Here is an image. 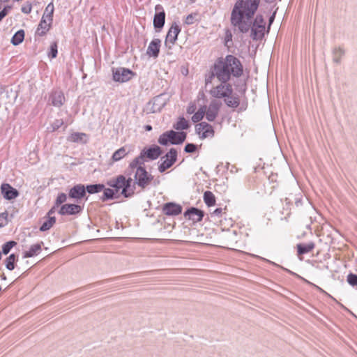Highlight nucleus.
I'll use <instances>...</instances> for the list:
<instances>
[{"mask_svg": "<svg viewBox=\"0 0 357 357\" xmlns=\"http://www.w3.org/2000/svg\"><path fill=\"white\" fill-rule=\"evenodd\" d=\"M259 0H239L232 10L231 22L242 33H247L251 26L265 24L261 15H257L254 22L253 16L258 8Z\"/></svg>", "mask_w": 357, "mask_h": 357, "instance_id": "obj_1", "label": "nucleus"}, {"mask_svg": "<svg viewBox=\"0 0 357 357\" xmlns=\"http://www.w3.org/2000/svg\"><path fill=\"white\" fill-rule=\"evenodd\" d=\"M132 178L126 179L123 175L118 176L109 181L108 185L115 189L116 193L121 192L125 197H129L134 193V189L131 188Z\"/></svg>", "mask_w": 357, "mask_h": 357, "instance_id": "obj_2", "label": "nucleus"}, {"mask_svg": "<svg viewBox=\"0 0 357 357\" xmlns=\"http://www.w3.org/2000/svg\"><path fill=\"white\" fill-rule=\"evenodd\" d=\"M53 13L54 6L52 3H50L46 7L40 22L37 29L36 33L38 36H44L49 31L53 20Z\"/></svg>", "mask_w": 357, "mask_h": 357, "instance_id": "obj_3", "label": "nucleus"}, {"mask_svg": "<svg viewBox=\"0 0 357 357\" xmlns=\"http://www.w3.org/2000/svg\"><path fill=\"white\" fill-rule=\"evenodd\" d=\"M186 138V133L184 132H175L169 130L164 132L159 137L158 142L162 145H167L169 142L172 144L183 143Z\"/></svg>", "mask_w": 357, "mask_h": 357, "instance_id": "obj_4", "label": "nucleus"}, {"mask_svg": "<svg viewBox=\"0 0 357 357\" xmlns=\"http://www.w3.org/2000/svg\"><path fill=\"white\" fill-rule=\"evenodd\" d=\"M223 64H227L229 73L234 77H239L243 73V67L240 61L233 55H227L221 60Z\"/></svg>", "mask_w": 357, "mask_h": 357, "instance_id": "obj_5", "label": "nucleus"}, {"mask_svg": "<svg viewBox=\"0 0 357 357\" xmlns=\"http://www.w3.org/2000/svg\"><path fill=\"white\" fill-rule=\"evenodd\" d=\"M153 176L142 166L137 167L135 173V183L141 188H145L153 180Z\"/></svg>", "mask_w": 357, "mask_h": 357, "instance_id": "obj_6", "label": "nucleus"}, {"mask_svg": "<svg viewBox=\"0 0 357 357\" xmlns=\"http://www.w3.org/2000/svg\"><path fill=\"white\" fill-rule=\"evenodd\" d=\"M231 85L225 82L213 87L210 90V94L215 98H225L232 94Z\"/></svg>", "mask_w": 357, "mask_h": 357, "instance_id": "obj_7", "label": "nucleus"}, {"mask_svg": "<svg viewBox=\"0 0 357 357\" xmlns=\"http://www.w3.org/2000/svg\"><path fill=\"white\" fill-rule=\"evenodd\" d=\"M227 67V64H223L221 60L218 61L214 66V75L223 83L227 82L231 75Z\"/></svg>", "mask_w": 357, "mask_h": 357, "instance_id": "obj_8", "label": "nucleus"}, {"mask_svg": "<svg viewBox=\"0 0 357 357\" xmlns=\"http://www.w3.org/2000/svg\"><path fill=\"white\" fill-rule=\"evenodd\" d=\"M177 158V151L174 149H171L170 151L162 157L160 159L161 163L158 167L160 172H164L166 169H169L176 162Z\"/></svg>", "mask_w": 357, "mask_h": 357, "instance_id": "obj_9", "label": "nucleus"}, {"mask_svg": "<svg viewBox=\"0 0 357 357\" xmlns=\"http://www.w3.org/2000/svg\"><path fill=\"white\" fill-rule=\"evenodd\" d=\"M197 134L202 139L206 138H212L214 136V130L210 124L206 122H201L195 126Z\"/></svg>", "mask_w": 357, "mask_h": 357, "instance_id": "obj_10", "label": "nucleus"}, {"mask_svg": "<svg viewBox=\"0 0 357 357\" xmlns=\"http://www.w3.org/2000/svg\"><path fill=\"white\" fill-rule=\"evenodd\" d=\"M134 73L132 71L127 68H119L113 70V79L115 82H128L132 77Z\"/></svg>", "mask_w": 357, "mask_h": 357, "instance_id": "obj_11", "label": "nucleus"}, {"mask_svg": "<svg viewBox=\"0 0 357 357\" xmlns=\"http://www.w3.org/2000/svg\"><path fill=\"white\" fill-rule=\"evenodd\" d=\"M180 31L181 29L179 26L176 23H173L167 32L165 42V45L168 46L169 48H171L176 41Z\"/></svg>", "mask_w": 357, "mask_h": 357, "instance_id": "obj_12", "label": "nucleus"}, {"mask_svg": "<svg viewBox=\"0 0 357 357\" xmlns=\"http://www.w3.org/2000/svg\"><path fill=\"white\" fill-rule=\"evenodd\" d=\"M221 103L216 100H212L208 107H206V118L208 121H213L215 120L218 114V112L220 107Z\"/></svg>", "mask_w": 357, "mask_h": 357, "instance_id": "obj_13", "label": "nucleus"}, {"mask_svg": "<svg viewBox=\"0 0 357 357\" xmlns=\"http://www.w3.org/2000/svg\"><path fill=\"white\" fill-rule=\"evenodd\" d=\"M3 197L8 200L15 199L18 195V191L8 183H3L1 186Z\"/></svg>", "mask_w": 357, "mask_h": 357, "instance_id": "obj_14", "label": "nucleus"}, {"mask_svg": "<svg viewBox=\"0 0 357 357\" xmlns=\"http://www.w3.org/2000/svg\"><path fill=\"white\" fill-rule=\"evenodd\" d=\"M156 13L153 18V25L155 28L161 29L163 27L165 20V13L160 5L155 6Z\"/></svg>", "mask_w": 357, "mask_h": 357, "instance_id": "obj_15", "label": "nucleus"}, {"mask_svg": "<svg viewBox=\"0 0 357 357\" xmlns=\"http://www.w3.org/2000/svg\"><path fill=\"white\" fill-rule=\"evenodd\" d=\"M184 216L194 222H197L202 220L204 212L197 208L192 207L185 212Z\"/></svg>", "mask_w": 357, "mask_h": 357, "instance_id": "obj_16", "label": "nucleus"}, {"mask_svg": "<svg viewBox=\"0 0 357 357\" xmlns=\"http://www.w3.org/2000/svg\"><path fill=\"white\" fill-rule=\"evenodd\" d=\"M82 207L77 204H63L59 213L62 215H75L81 212Z\"/></svg>", "mask_w": 357, "mask_h": 357, "instance_id": "obj_17", "label": "nucleus"}, {"mask_svg": "<svg viewBox=\"0 0 357 357\" xmlns=\"http://www.w3.org/2000/svg\"><path fill=\"white\" fill-rule=\"evenodd\" d=\"M161 41L158 38L153 39L149 45L146 54L149 56L156 58L158 56Z\"/></svg>", "mask_w": 357, "mask_h": 357, "instance_id": "obj_18", "label": "nucleus"}, {"mask_svg": "<svg viewBox=\"0 0 357 357\" xmlns=\"http://www.w3.org/2000/svg\"><path fill=\"white\" fill-rule=\"evenodd\" d=\"M162 210L167 215H177L181 213L182 208L174 203H167L164 205Z\"/></svg>", "mask_w": 357, "mask_h": 357, "instance_id": "obj_19", "label": "nucleus"}, {"mask_svg": "<svg viewBox=\"0 0 357 357\" xmlns=\"http://www.w3.org/2000/svg\"><path fill=\"white\" fill-rule=\"evenodd\" d=\"M86 195V189L83 185H75L69 191V197L73 199H79Z\"/></svg>", "mask_w": 357, "mask_h": 357, "instance_id": "obj_20", "label": "nucleus"}, {"mask_svg": "<svg viewBox=\"0 0 357 357\" xmlns=\"http://www.w3.org/2000/svg\"><path fill=\"white\" fill-rule=\"evenodd\" d=\"M140 154L143 159L146 157L151 160H155L160 155L161 151L159 146H154L147 149L146 151L143 150Z\"/></svg>", "mask_w": 357, "mask_h": 357, "instance_id": "obj_21", "label": "nucleus"}, {"mask_svg": "<svg viewBox=\"0 0 357 357\" xmlns=\"http://www.w3.org/2000/svg\"><path fill=\"white\" fill-rule=\"evenodd\" d=\"M43 245V242H40L31 245L28 250L23 252V257L29 258L38 255L42 250Z\"/></svg>", "mask_w": 357, "mask_h": 357, "instance_id": "obj_22", "label": "nucleus"}, {"mask_svg": "<svg viewBox=\"0 0 357 357\" xmlns=\"http://www.w3.org/2000/svg\"><path fill=\"white\" fill-rule=\"evenodd\" d=\"M345 54V50L342 47H335L332 50L333 62L336 65L340 64L342 58Z\"/></svg>", "mask_w": 357, "mask_h": 357, "instance_id": "obj_23", "label": "nucleus"}, {"mask_svg": "<svg viewBox=\"0 0 357 357\" xmlns=\"http://www.w3.org/2000/svg\"><path fill=\"white\" fill-rule=\"evenodd\" d=\"M50 100L54 106L61 107L65 101V97L63 92L60 91H55L52 92L50 96Z\"/></svg>", "mask_w": 357, "mask_h": 357, "instance_id": "obj_24", "label": "nucleus"}, {"mask_svg": "<svg viewBox=\"0 0 357 357\" xmlns=\"http://www.w3.org/2000/svg\"><path fill=\"white\" fill-rule=\"evenodd\" d=\"M252 36L253 39L257 40L261 38L264 35L265 24L258 26H251Z\"/></svg>", "mask_w": 357, "mask_h": 357, "instance_id": "obj_25", "label": "nucleus"}, {"mask_svg": "<svg viewBox=\"0 0 357 357\" xmlns=\"http://www.w3.org/2000/svg\"><path fill=\"white\" fill-rule=\"evenodd\" d=\"M314 248V243L312 242L306 244H298L297 245L298 254L304 255L312 251Z\"/></svg>", "mask_w": 357, "mask_h": 357, "instance_id": "obj_26", "label": "nucleus"}, {"mask_svg": "<svg viewBox=\"0 0 357 357\" xmlns=\"http://www.w3.org/2000/svg\"><path fill=\"white\" fill-rule=\"evenodd\" d=\"M128 153L129 150L126 146H123L113 153L112 160L114 161H119L123 158Z\"/></svg>", "mask_w": 357, "mask_h": 357, "instance_id": "obj_27", "label": "nucleus"}, {"mask_svg": "<svg viewBox=\"0 0 357 357\" xmlns=\"http://www.w3.org/2000/svg\"><path fill=\"white\" fill-rule=\"evenodd\" d=\"M24 38V30H19L17 31L11 39V43L13 45H17L20 44Z\"/></svg>", "mask_w": 357, "mask_h": 357, "instance_id": "obj_28", "label": "nucleus"}, {"mask_svg": "<svg viewBox=\"0 0 357 357\" xmlns=\"http://www.w3.org/2000/svg\"><path fill=\"white\" fill-rule=\"evenodd\" d=\"M204 201L208 206H212L215 204V198L211 191H206L204 194Z\"/></svg>", "mask_w": 357, "mask_h": 357, "instance_id": "obj_29", "label": "nucleus"}, {"mask_svg": "<svg viewBox=\"0 0 357 357\" xmlns=\"http://www.w3.org/2000/svg\"><path fill=\"white\" fill-rule=\"evenodd\" d=\"M206 112V106L201 107L197 112L194 113L192 116V121L194 123L199 122L204 116Z\"/></svg>", "mask_w": 357, "mask_h": 357, "instance_id": "obj_30", "label": "nucleus"}, {"mask_svg": "<svg viewBox=\"0 0 357 357\" xmlns=\"http://www.w3.org/2000/svg\"><path fill=\"white\" fill-rule=\"evenodd\" d=\"M188 127H189L188 122L183 117L179 118L178 121L174 125V128H175L177 130H185V129H188Z\"/></svg>", "mask_w": 357, "mask_h": 357, "instance_id": "obj_31", "label": "nucleus"}, {"mask_svg": "<svg viewBox=\"0 0 357 357\" xmlns=\"http://www.w3.org/2000/svg\"><path fill=\"white\" fill-rule=\"evenodd\" d=\"M56 218L54 216H50L41 225L40 230L45 231L49 230L55 223Z\"/></svg>", "mask_w": 357, "mask_h": 357, "instance_id": "obj_32", "label": "nucleus"}, {"mask_svg": "<svg viewBox=\"0 0 357 357\" xmlns=\"http://www.w3.org/2000/svg\"><path fill=\"white\" fill-rule=\"evenodd\" d=\"M17 261V257L14 254L9 255L5 260V265L8 270L13 271L15 268V263Z\"/></svg>", "mask_w": 357, "mask_h": 357, "instance_id": "obj_33", "label": "nucleus"}, {"mask_svg": "<svg viewBox=\"0 0 357 357\" xmlns=\"http://www.w3.org/2000/svg\"><path fill=\"white\" fill-rule=\"evenodd\" d=\"M86 137V134L82 132H73L68 137V140L72 142H82Z\"/></svg>", "mask_w": 357, "mask_h": 357, "instance_id": "obj_34", "label": "nucleus"}, {"mask_svg": "<svg viewBox=\"0 0 357 357\" xmlns=\"http://www.w3.org/2000/svg\"><path fill=\"white\" fill-rule=\"evenodd\" d=\"M226 104L231 107L236 108L239 105V100L237 97L232 96L230 95L225 98Z\"/></svg>", "mask_w": 357, "mask_h": 357, "instance_id": "obj_35", "label": "nucleus"}, {"mask_svg": "<svg viewBox=\"0 0 357 357\" xmlns=\"http://www.w3.org/2000/svg\"><path fill=\"white\" fill-rule=\"evenodd\" d=\"M104 189V185L102 184L89 185L86 186V190L90 194H93L102 191Z\"/></svg>", "mask_w": 357, "mask_h": 357, "instance_id": "obj_36", "label": "nucleus"}, {"mask_svg": "<svg viewBox=\"0 0 357 357\" xmlns=\"http://www.w3.org/2000/svg\"><path fill=\"white\" fill-rule=\"evenodd\" d=\"M144 160L140 155L139 156L135 158L130 163V168L132 169H137L138 167L142 166L144 164Z\"/></svg>", "mask_w": 357, "mask_h": 357, "instance_id": "obj_37", "label": "nucleus"}, {"mask_svg": "<svg viewBox=\"0 0 357 357\" xmlns=\"http://www.w3.org/2000/svg\"><path fill=\"white\" fill-rule=\"evenodd\" d=\"M17 244L15 241H10L8 242H6L2 245V253L4 255L8 254L10 250Z\"/></svg>", "mask_w": 357, "mask_h": 357, "instance_id": "obj_38", "label": "nucleus"}, {"mask_svg": "<svg viewBox=\"0 0 357 357\" xmlns=\"http://www.w3.org/2000/svg\"><path fill=\"white\" fill-rule=\"evenodd\" d=\"M57 44L56 42L53 43L50 45V50L48 53V56L51 59L55 58L57 55Z\"/></svg>", "mask_w": 357, "mask_h": 357, "instance_id": "obj_39", "label": "nucleus"}, {"mask_svg": "<svg viewBox=\"0 0 357 357\" xmlns=\"http://www.w3.org/2000/svg\"><path fill=\"white\" fill-rule=\"evenodd\" d=\"M63 124V121L62 119H56L51 124L50 128H48V129L50 131L54 132L59 129Z\"/></svg>", "mask_w": 357, "mask_h": 357, "instance_id": "obj_40", "label": "nucleus"}, {"mask_svg": "<svg viewBox=\"0 0 357 357\" xmlns=\"http://www.w3.org/2000/svg\"><path fill=\"white\" fill-rule=\"evenodd\" d=\"M348 283L352 287H357V275L349 273L347 279Z\"/></svg>", "mask_w": 357, "mask_h": 357, "instance_id": "obj_41", "label": "nucleus"}, {"mask_svg": "<svg viewBox=\"0 0 357 357\" xmlns=\"http://www.w3.org/2000/svg\"><path fill=\"white\" fill-rule=\"evenodd\" d=\"M67 200V195L65 193H59L55 201V206H59Z\"/></svg>", "mask_w": 357, "mask_h": 357, "instance_id": "obj_42", "label": "nucleus"}, {"mask_svg": "<svg viewBox=\"0 0 357 357\" xmlns=\"http://www.w3.org/2000/svg\"><path fill=\"white\" fill-rule=\"evenodd\" d=\"M280 267H281L282 269H284V271H286L287 272L289 273L290 274L294 275H296V276H297L298 278H299L302 279L303 280H304V281H305V282H307V284H311V285L314 286V287L316 289H317L319 291H321V292H324V291L321 288H320L319 287H318V286H317V285H315V284H314L311 283L310 282H309V281H307V280H305V279L303 278L302 277L299 276V275H297L296 273H294V272L291 271H290V270H289V269H287V268H283V267H282V266H280Z\"/></svg>", "mask_w": 357, "mask_h": 357, "instance_id": "obj_43", "label": "nucleus"}, {"mask_svg": "<svg viewBox=\"0 0 357 357\" xmlns=\"http://www.w3.org/2000/svg\"><path fill=\"white\" fill-rule=\"evenodd\" d=\"M114 195V190L110 189V188H106L104 190V192H103L102 199L106 200V199H112Z\"/></svg>", "mask_w": 357, "mask_h": 357, "instance_id": "obj_44", "label": "nucleus"}, {"mask_svg": "<svg viewBox=\"0 0 357 357\" xmlns=\"http://www.w3.org/2000/svg\"><path fill=\"white\" fill-rule=\"evenodd\" d=\"M8 213L3 212L0 213V227H4L8 223Z\"/></svg>", "mask_w": 357, "mask_h": 357, "instance_id": "obj_45", "label": "nucleus"}, {"mask_svg": "<svg viewBox=\"0 0 357 357\" xmlns=\"http://www.w3.org/2000/svg\"><path fill=\"white\" fill-rule=\"evenodd\" d=\"M195 16L196 15L195 14H190L188 15L185 20V23L186 24H192L194 23V20H195Z\"/></svg>", "mask_w": 357, "mask_h": 357, "instance_id": "obj_46", "label": "nucleus"}, {"mask_svg": "<svg viewBox=\"0 0 357 357\" xmlns=\"http://www.w3.org/2000/svg\"><path fill=\"white\" fill-rule=\"evenodd\" d=\"M196 150V146L193 144H188L185 146V151L187 153H193Z\"/></svg>", "mask_w": 357, "mask_h": 357, "instance_id": "obj_47", "label": "nucleus"}, {"mask_svg": "<svg viewBox=\"0 0 357 357\" xmlns=\"http://www.w3.org/2000/svg\"><path fill=\"white\" fill-rule=\"evenodd\" d=\"M196 109V105L193 102H190L187 108V113L192 114L195 112Z\"/></svg>", "mask_w": 357, "mask_h": 357, "instance_id": "obj_48", "label": "nucleus"}, {"mask_svg": "<svg viewBox=\"0 0 357 357\" xmlns=\"http://www.w3.org/2000/svg\"><path fill=\"white\" fill-rule=\"evenodd\" d=\"M22 11L24 13L28 14V13H29L31 11V7L29 6H26V7H22Z\"/></svg>", "mask_w": 357, "mask_h": 357, "instance_id": "obj_49", "label": "nucleus"}, {"mask_svg": "<svg viewBox=\"0 0 357 357\" xmlns=\"http://www.w3.org/2000/svg\"><path fill=\"white\" fill-rule=\"evenodd\" d=\"M222 209L219 208H216L213 212V215H217V216H219L221 215L222 213Z\"/></svg>", "mask_w": 357, "mask_h": 357, "instance_id": "obj_50", "label": "nucleus"}, {"mask_svg": "<svg viewBox=\"0 0 357 357\" xmlns=\"http://www.w3.org/2000/svg\"><path fill=\"white\" fill-rule=\"evenodd\" d=\"M7 14V11H6V8H3L1 12H0V21Z\"/></svg>", "mask_w": 357, "mask_h": 357, "instance_id": "obj_51", "label": "nucleus"}, {"mask_svg": "<svg viewBox=\"0 0 357 357\" xmlns=\"http://www.w3.org/2000/svg\"><path fill=\"white\" fill-rule=\"evenodd\" d=\"M56 207V206H54L49 211V212L47 213L48 218H50V216H52V215L54 213Z\"/></svg>", "mask_w": 357, "mask_h": 357, "instance_id": "obj_52", "label": "nucleus"}, {"mask_svg": "<svg viewBox=\"0 0 357 357\" xmlns=\"http://www.w3.org/2000/svg\"><path fill=\"white\" fill-rule=\"evenodd\" d=\"M275 16V12L273 13V15L269 18V26L273 23Z\"/></svg>", "mask_w": 357, "mask_h": 357, "instance_id": "obj_53", "label": "nucleus"}, {"mask_svg": "<svg viewBox=\"0 0 357 357\" xmlns=\"http://www.w3.org/2000/svg\"><path fill=\"white\" fill-rule=\"evenodd\" d=\"M300 203H301V200H300V199H296V205L297 206H299V204H300Z\"/></svg>", "mask_w": 357, "mask_h": 357, "instance_id": "obj_54", "label": "nucleus"}, {"mask_svg": "<svg viewBox=\"0 0 357 357\" xmlns=\"http://www.w3.org/2000/svg\"><path fill=\"white\" fill-rule=\"evenodd\" d=\"M267 262L271 264H273L274 266H280L279 265H278L277 264L273 262V261H271L269 260H266Z\"/></svg>", "mask_w": 357, "mask_h": 357, "instance_id": "obj_55", "label": "nucleus"}, {"mask_svg": "<svg viewBox=\"0 0 357 357\" xmlns=\"http://www.w3.org/2000/svg\"><path fill=\"white\" fill-rule=\"evenodd\" d=\"M3 91H4L3 87L1 85H0V94H1L3 92Z\"/></svg>", "mask_w": 357, "mask_h": 357, "instance_id": "obj_56", "label": "nucleus"}, {"mask_svg": "<svg viewBox=\"0 0 357 357\" xmlns=\"http://www.w3.org/2000/svg\"><path fill=\"white\" fill-rule=\"evenodd\" d=\"M151 128H151V126H146V129L147 130H151Z\"/></svg>", "mask_w": 357, "mask_h": 357, "instance_id": "obj_57", "label": "nucleus"}, {"mask_svg": "<svg viewBox=\"0 0 357 357\" xmlns=\"http://www.w3.org/2000/svg\"><path fill=\"white\" fill-rule=\"evenodd\" d=\"M1 279H2V280H6V275H5L4 274H2V275H1Z\"/></svg>", "mask_w": 357, "mask_h": 357, "instance_id": "obj_58", "label": "nucleus"}, {"mask_svg": "<svg viewBox=\"0 0 357 357\" xmlns=\"http://www.w3.org/2000/svg\"><path fill=\"white\" fill-rule=\"evenodd\" d=\"M1 257H2V252L0 251V260L1 259Z\"/></svg>", "mask_w": 357, "mask_h": 357, "instance_id": "obj_59", "label": "nucleus"}]
</instances>
